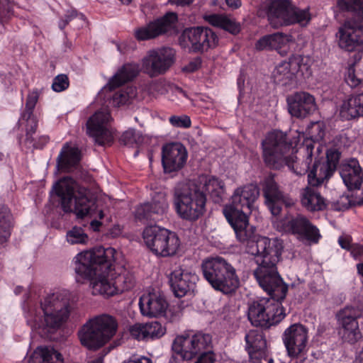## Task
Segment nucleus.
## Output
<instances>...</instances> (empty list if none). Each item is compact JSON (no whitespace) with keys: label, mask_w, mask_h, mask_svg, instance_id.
Here are the masks:
<instances>
[{"label":"nucleus","mask_w":363,"mask_h":363,"mask_svg":"<svg viewBox=\"0 0 363 363\" xmlns=\"http://www.w3.org/2000/svg\"><path fill=\"white\" fill-rule=\"evenodd\" d=\"M300 201L303 207L312 212L323 211L326 207L325 199L316 189L311 186L301 190Z\"/></svg>","instance_id":"34"},{"label":"nucleus","mask_w":363,"mask_h":363,"mask_svg":"<svg viewBox=\"0 0 363 363\" xmlns=\"http://www.w3.org/2000/svg\"><path fill=\"white\" fill-rule=\"evenodd\" d=\"M166 327L158 321L146 323V335L148 340L159 339L166 333Z\"/></svg>","instance_id":"44"},{"label":"nucleus","mask_w":363,"mask_h":363,"mask_svg":"<svg viewBox=\"0 0 363 363\" xmlns=\"http://www.w3.org/2000/svg\"><path fill=\"white\" fill-rule=\"evenodd\" d=\"M118 326V322L113 316L108 314L96 315L82 326L78 333L79 338L82 345L96 350L115 336Z\"/></svg>","instance_id":"8"},{"label":"nucleus","mask_w":363,"mask_h":363,"mask_svg":"<svg viewBox=\"0 0 363 363\" xmlns=\"http://www.w3.org/2000/svg\"><path fill=\"white\" fill-rule=\"evenodd\" d=\"M265 203L273 216H277L281 211V204L289 207L294 204V200L279 190L272 174L264 178L262 183Z\"/></svg>","instance_id":"22"},{"label":"nucleus","mask_w":363,"mask_h":363,"mask_svg":"<svg viewBox=\"0 0 363 363\" xmlns=\"http://www.w3.org/2000/svg\"><path fill=\"white\" fill-rule=\"evenodd\" d=\"M167 306L168 302L163 294L155 289L145 291L139 299L141 314L147 318H161Z\"/></svg>","instance_id":"23"},{"label":"nucleus","mask_w":363,"mask_h":363,"mask_svg":"<svg viewBox=\"0 0 363 363\" xmlns=\"http://www.w3.org/2000/svg\"><path fill=\"white\" fill-rule=\"evenodd\" d=\"M30 363H64L62 354L50 347H38L30 355Z\"/></svg>","instance_id":"37"},{"label":"nucleus","mask_w":363,"mask_h":363,"mask_svg":"<svg viewBox=\"0 0 363 363\" xmlns=\"http://www.w3.org/2000/svg\"><path fill=\"white\" fill-rule=\"evenodd\" d=\"M345 80L351 87H356L361 84L359 74L356 72L354 65H349L346 67Z\"/></svg>","instance_id":"47"},{"label":"nucleus","mask_w":363,"mask_h":363,"mask_svg":"<svg viewBox=\"0 0 363 363\" xmlns=\"http://www.w3.org/2000/svg\"><path fill=\"white\" fill-rule=\"evenodd\" d=\"M356 363H363V347L356 357Z\"/></svg>","instance_id":"64"},{"label":"nucleus","mask_w":363,"mask_h":363,"mask_svg":"<svg viewBox=\"0 0 363 363\" xmlns=\"http://www.w3.org/2000/svg\"><path fill=\"white\" fill-rule=\"evenodd\" d=\"M196 188L206 196L208 194L215 202H220L225 194V186L223 181L209 175H201L199 177Z\"/></svg>","instance_id":"29"},{"label":"nucleus","mask_w":363,"mask_h":363,"mask_svg":"<svg viewBox=\"0 0 363 363\" xmlns=\"http://www.w3.org/2000/svg\"><path fill=\"white\" fill-rule=\"evenodd\" d=\"M40 91L38 89H33L30 91L28 95L26 103V111L22 114L20 123H23L26 121V129L28 139L35 133L38 126L37 117L33 114V111L38 101Z\"/></svg>","instance_id":"32"},{"label":"nucleus","mask_w":363,"mask_h":363,"mask_svg":"<svg viewBox=\"0 0 363 363\" xmlns=\"http://www.w3.org/2000/svg\"><path fill=\"white\" fill-rule=\"evenodd\" d=\"M273 225L279 232L293 234L299 240L316 243L320 238L318 229L302 215L276 219Z\"/></svg>","instance_id":"14"},{"label":"nucleus","mask_w":363,"mask_h":363,"mask_svg":"<svg viewBox=\"0 0 363 363\" xmlns=\"http://www.w3.org/2000/svg\"><path fill=\"white\" fill-rule=\"evenodd\" d=\"M71 293L58 289L47 294L39 303L28 301L23 304V315L33 330L50 333L60 328L69 315Z\"/></svg>","instance_id":"5"},{"label":"nucleus","mask_w":363,"mask_h":363,"mask_svg":"<svg viewBox=\"0 0 363 363\" xmlns=\"http://www.w3.org/2000/svg\"><path fill=\"white\" fill-rule=\"evenodd\" d=\"M313 60L309 56L294 55L288 60L279 63L272 72L274 82L282 86H294L300 78L312 74Z\"/></svg>","instance_id":"12"},{"label":"nucleus","mask_w":363,"mask_h":363,"mask_svg":"<svg viewBox=\"0 0 363 363\" xmlns=\"http://www.w3.org/2000/svg\"><path fill=\"white\" fill-rule=\"evenodd\" d=\"M351 255L355 259H363V246L359 244L352 245L350 247Z\"/></svg>","instance_id":"55"},{"label":"nucleus","mask_w":363,"mask_h":363,"mask_svg":"<svg viewBox=\"0 0 363 363\" xmlns=\"http://www.w3.org/2000/svg\"><path fill=\"white\" fill-rule=\"evenodd\" d=\"M246 350L249 358L266 359L268 355L266 340L257 330H250L245 335Z\"/></svg>","instance_id":"31"},{"label":"nucleus","mask_w":363,"mask_h":363,"mask_svg":"<svg viewBox=\"0 0 363 363\" xmlns=\"http://www.w3.org/2000/svg\"><path fill=\"white\" fill-rule=\"evenodd\" d=\"M123 227L119 224H115L109 230V234L113 237L116 238L120 236L123 233Z\"/></svg>","instance_id":"57"},{"label":"nucleus","mask_w":363,"mask_h":363,"mask_svg":"<svg viewBox=\"0 0 363 363\" xmlns=\"http://www.w3.org/2000/svg\"><path fill=\"white\" fill-rule=\"evenodd\" d=\"M149 91L152 97L157 99L165 94L167 92V88L164 83H155L150 86Z\"/></svg>","instance_id":"52"},{"label":"nucleus","mask_w":363,"mask_h":363,"mask_svg":"<svg viewBox=\"0 0 363 363\" xmlns=\"http://www.w3.org/2000/svg\"><path fill=\"white\" fill-rule=\"evenodd\" d=\"M128 332L138 340H147L146 335V323H135L128 327Z\"/></svg>","instance_id":"48"},{"label":"nucleus","mask_w":363,"mask_h":363,"mask_svg":"<svg viewBox=\"0 0 363 363\" xmlns=\"http://www.w3.org/2000/svg\"><path fill=\"white\" fill-rule=\"evenodd\" d=\"M187 152L181 143H169L163 146L162 162L166 173L176 172L182 169L186 163Z\"/></svg>","instance_id":"26"},{"label":"nucleus","mask_w":363,"mask_h":363,"mask_svg":"<svg viewBox=\"0 0 363 363\" xmlns=\"http://www.w3.org/2000/svg\"><path fill=\"white\" fill-rule=\"evenodd\" d=\"M137 138L135 129H128L123 133L121 140L124 145L132 146L136 143Z\"/></svg>","instance_id":"53"},{"label":"nucleus","mask_w":363,"mask_h":363,"mask_svg":"<svg viewBox=\"0 0 363 363\" xmlns=\"http://www.w3.org/2000/svg\"><path fill=\"white\" fill-rule=\"evenodd\" d=\"M328 161L325 163L331 164V167L335 169L337 162L340 157V152L335 149H330L326 153Z\"/></svg>","instance_id":"54"},{"label":"nucleus","mask_w":363,"mask_h":363,"mask_svg":"<svg viewBox=\"0 0 363 363\" xmlns=\"http://www.w3.org/2000/svg\"><path fill=\"white\" fill-rule=\"evenodd\" d=\"M340 176L348 189H359L363 182V171L356 159H351L341 165Z\"/></svg>","instance_id":"28"},{"label":"nucleus","mask_w":363,"mask_h":363,"mask_svg":"<svg viewBox=\"0 0 363 363\" xmlns=\"http://www.w3.org/2000/svg\"><path fill=\"white\" fill-rule=\"evenodd\" d=\"M294 44L295 40L292 35L276 33L260 38L256 43L255 48L258 50H276L281 55H284Z\"/></svg>","instance_id":"27"},{"label":"nucleus","mask_w":363,"mask_h":363,"mask_svg":"<svg viewBox=\"0 0 363 363\" xmlns=\"http://www.w3.org/2000/svg\"><path fill=\"white\" fill-rule=\"evenodd\" d=\"M112 118L108 110L96 111L86 122V133L99 145H110L115 130L111 125Z\"/></svg>","instance_id":"16"},{"label":"nucleus","mask_w":363,"mask_h":363,"mask_svg":"<svg viewBox=\"0 0 363 363\" xmlns=\"http://www.w3.org/2000/svg\"><path fill=\"white\" fill-rule=\"evenodd\" d=\"M199 51H206L215 48L218 43V36L210 28L201 27L199 36Z\"/></svg>","instance_id":"42"},{"label":"nucleus","mask_w":363,"mask_h":363,"mask_svg":"<svg viewBox=\"0 0 363 363\" xmlns=\"http://www.w3.org/2000/svg\"><path fill=\"white\" fill-rule=\"evenodd\" d=\"M66 238L67 241L71 245L86 244L88 241L87 235L79 227H73L67 231Z\"/></svg>","instance_id":"45"},{"label":"nucleus","mask_w":363,"mask_h":363,"mask_svg":"<svg viewBox=\"0 0 363 363\" xmlns=\"http://www.w3.org/2000/svg\"><path fill=\"white\" fill-rule=\"evenodd\" d=\"M201 28V27H194L185 29L179 39L181 45L199 51Z\"/></svg>","instance_id":"39"},{"label":"nucleus","mask_w":363,"mask_h":363,"mask_svg":"<svg viewBox=\"0 0 363 363\" xmlns=\"http://www.w3.org/2000/svg\"><path fill=\"white\" fill-rule=\"evenodd\" d=\"M136 89L133 86H128L125 89H121L116 92L113 95L110 104L114 106L125 105L130 103L132 100L136 97Z\"/></svg>","instance_id":"41"},{"label":"nucleus","mask_w":363,"mask_h":363,"mask_svg":"<svg viewBox=\"0 0 363 363\" xmlns=\"http://www.w3.org/2000/svg\"><path fill=\"white\" fill-rule=\"evenodd\" d=\"M263 359L259 358H249L248 359L244 360L242 363H262Z\"/></svg>","instance_id":"63"},{"label":"nucleus","mask_w":363,"mask_h":363,"mask_svg":"<svg viewBox=\"0 0 363 363\" xmlns=\"http://www.w3.org/2000/svg\"><path fill=\"white\" fill-rule=\"evenodd\" d=\"M225 3L232 9H237L242 5L241 0H225Z\"/></svg>","instance_id":"59"},{"label":"nucleus","mask_w":363,"mask_h":363,"mask_svg":"<svg viewBox=\"0 0 363 363\" xmlns=\"http://www.w3.org/2000/svg\"><path fill=\"white\" fill-rule=\"evenodd\" d=\"M334 169L331 164L320 160H315L312 169L308 174V182L311 186H318L333 174Z\"/></svg>","instance_id":"36"},{"label":"nucleus","mask_w":363,"mask_h":363,"mask_svg":"<svg viewBox=\"0 0 363 363\" xmlns=\"http://www.w3.org/2000/svg\"><path fill=\"white\" fill-rule=\"evenodd\" d=\"M142 238L146 247L157 257H173L180 250L181 242L178 235L158 225L145 227Z\"/></svg>","instance_id":"11"},{"label":"nucleus","mask_w":363,"mask_h":363,"mask_svg":"<svg viewBox=\"0 0 363 363\" xmlns=\"http://www.w3.org/2000/svg\"><path fill=\"white\" fill-rule=\"evenodd\" d=\"M289 113L295 118H304L318 108L315 97L306 91H296L286 98Z\"/></svg>","instance_id":"24"},{"label":"nucleus","mask_w":363,"mask_h":363,"mask_svg":"<svg viewBox=\"0 0 363 363\" xmlns=\"http://www.w3.org/2000/svg\"><path fill=\"white\" fill-rule=\"evenodd\" d=\"M281 255L272 265L255 261L257 267L254 271V276L259 285L271 296V298H262L249 305L247 316L253 325L269 328L279 323L285 317L280 301L285 298L288 286L279 276L277 268Z\"/></svg>","instance_id":"4"},{"label":"nucleus","mask_w":363,"mask_h":363,"mask_svg":"<svg viewBox=\"0 0 363 363\" xmlns=\"http://www.w3.org/2000/svg\"><path fill=\"white\" fill-rule=\"evenodd\" d=\"M175 61V52L169 48L152 49L141 60V69L153 77L166 73Z\"/></svg>","instance_id":"15"},{"label":"nucleus","mask_w":363,"mask_h":363,"mask_svg":"<svg viewBox=\"0 0 363 363\" xmlns=\"http://www.w3.org/2000/svg\"><path fill=\"white\" fill-rule=\"evenodd\" d=\"M267 18L273 28L298 23L306 26L311 19L308 9H300L290 0H272L267 9Z\"/></svg>","instance_id":"13"},{"label":"nucleus","mask_w":363,"mask_h":363,"mask_svg":"<svg viewBox=\"0 0 363 363\" xmlns=\"http://www.w3.org/2000/svg\"><path fill=\"white\" fill-rule=\"evenodd\" d=\"M198 279L195 272L181 267H176L169 275L171 288L177 297H183L194 291Z\"/></svg>","instance_id":"25"},{"label":"nucleus","mask_w":363,"mask_h":363,"mask_svg":"<svg viewBox=\"0 0 363 363\" xmlns=\"http://www.w3.org/2000/svg\"><path fill=\"white\" fill-rule=\"evenodd\" d=\"M194 0H169L171 4L177 6H186L193 2Z\"/></svg>","instance_id":"61"},{"label":"nucleus","mask_w":363,"mask_h":363,"mask_svg":"<svg viewBox=\"0 0 363 363\" xmlns=\"http://www.w3.org/2000/svg\"><path fill=\"white\" fill-rule=\"evenodd\" d=\"M337 6L340 11L354 12L363 18V0H337Z\"/></svg>","instance_id":"43"},{"label":"nucleus","mask_w":363,"mask_h":363,"mask_svg":"<svg viewBox=\"0 0 363 363\" xmlns=\"http://www.w3.org/2000/svg\"><path fill=\"white\" fill-rule=\"evenodd\" d=\"M362 312L358 308L346 306L337 315L339 324L338 333L346 342L354 343L361 337L357 318Z\"/></svg>","instance_id":"21"},{"label":"nucleus","mask_w":363,"mask_h":363,"mask_svg":"<svg viewBox=\"0 0 363 363\" xmlns=\"http://www.w3.org/2000/svg\"><path fill=\"white\" fill-rule=\"evenodd\" d=\"M340 115L347 120L363 115V92L352 95L344 101L340 108Z\"/></svg>","instance_id":"35"},{"label":"nucleus","mask_w":363,"mask_h":363,"mask_svg":"<svg viewBox=\"0 0 363 363\" xmlns=\"http://www.w3.org/2000/svg\"><path fill=\"white\" fill-rule=\"evenodd\" d=\"M206 198L193 182L180 184L174 192V206L178 216L187 220H196L205 211Z\"/></svg>","instance_id":"10"},{"label":"nucleus","mask_w":363,"mask_h":363,"mask_svg":"<svg viewBox=\"0 0 363 363\" xmlns=\"http://www.w3.org/2000/svg\"><path fill=\"white\" fill-rule=\"evenodd\" d=\"M338 47L347 52H353L363 46V26L360 22L347 19L335 34Z\"/></svg>","instance_id":"18"},{"label":"nucleus","mask_w":363,"mask_h":363,"mask_svg":"<svg viewBox=\"0 0 363 363\" xmlns=\"http://www.w3.org/2000/svg\"><path fill=\"white\" fill-rule=\"evenodd\" d=\"M212 348L211 335L202 332L177 335L172 344L173 352L183 360L197 357L194 363H213L216 354Z\"/></svg>","instance_id":"7"},{"label":"nucleus","mask_w":363,"mask_h":363,"mask_svg":"<svg viewBox=\"0 0 363 363\" xmlns=\"http://www.w3.org/2000/svg\"><path fill=\"white\" fill-rule=\"evenodd\" d=\"M121 258V253L113 247H94L77 255L75 272L89 280L93 295L112 296L135 285L133 274L119 262Z\"/></svg>","instance_id":"1"},{"label":"nucleus","mask_w":363,"mask_h":363,"mask_svg":"<svg viewBox=\"0 0 363 363\" xmlns=\"http://www.w3.org/2000/svg\"><path fill=\"white\" fill-rule=\"evenodd\" d=\"M140 65L138 63L125 64L114 76L108 81V84L101 89L99 96H101L107 91H111L123 84L134 79L140 72Z\"/></svg>","instance_id":"30"},{"label":"nucleus","mask_w":363,"mask_h":363,"mask_svg":"<svg viewBox=\"0 0 363 363\" xmlns=\"http://www.w3.org/2000/svg\"><path fill=\"white\" fill-rule=\"evenodd\" d=\"M177 15L173 12L149 22L135 30V37L138 40H147L161 35L174 31L177 27Z\"/></svg>","instance_id":"19"},{"label":"nucleus","mask_w":363,"mask_h":363,"mask_svg":"<svg viewBox=\"0 0 363 363\" xmlns=\"http://www.w3.org/2000/svg\"><path fill=\"white\" fill-rule=\"evenodd\" d=\"M77 16V12L75 11H71L68 12L64 18L60 19L59 21V27L61 30L64 29L68 23Z\"/></svg>","instance_id":"56"},{"label":"nucleus","mask_w":363,"mask_h":363,"mask_svg":"<svg viewBox=\"0 0 363 363\" xmlns=\"http://www.w3.org/2000/svg\"><path fill=\"white\" fill-rule=\"evenodd\" d=\"M12 226V216L9 209L5 206H0V243L8 240L11 235Z\"/></svg>","instance_id":"40"},{"label":"nucleus","mask_w":363,"mask_h":363,"mask_svg":"<svg viewBox=\"0 0 363 363\" xmlns=\"http://www.w3.org/2000/svg\"><path fill=\"white\" fill-rule=\"evenodd\" d=\"M259 195L255 184H247L237 188L230 199V203L223 208V214L233 228L238 240L245 243V252L255 257V260L264 264H273L282 255L284 241L279 238L255 235V228L249 224L248 216L244 212L250 211L253 203Z\"/></svg>","instance_id":"2"},{"label":"nucleus","mask_w":363,"mask_h":363,"mask_svg":"<svg viewBox=\"0 0 363 363\" xmlns=\"http://www.w3.org/2000/svg\"><path fill=\"white\" fill-rule=\"evenodd\" d=\"M14 5L10 0H0V23H4L14 15Z\"/></svg>","instance_id":"46"},{"label":"nucleus","mask_w":363,"mask_h":363,"mask_svg":"<svg viewBox=\"0 0 363 363\" xmlns=\"http://www.w3.org/2000/svg\"><path fill=\"white\" fill-rule=\"evenodd\" d=\"M135 359L137 363H152V360L150 358L144 356L137 357L135 355Z\"/></svg>","instance_id":"62"},{"label":"nucleus","mask_w":363,"mask_h":363,"mask_svg":"<svg viewBox=\"0 0 363 363\" xmlns=\"http://www.w3.org/2000/svg\"><path fill=\"white\" fill-rule=\"evenodd\" d=\"M169 121L170 124L176 128H187L191 125L190 118L186 115L172 116Z\"/></svg>","instance_id":"50"},{"label":"nucleus","mask_w":363,"mask_h":363,"mask_svg":"<svg viewBox=\"0 0 363 363\" xmlns=\"http://www.w3.org/2000/svg\"><path fill=\"white\" fill-rule=\"evenodd\" d=\"M69 86V79L65 74H59L53 79L52 89L54 91L60 92Z\"/></svg>","instance_id":"51"},{"label":"nucleus","mask_w":363,"mask_h":363,"mask_svg":"<svg viewBox=\"0 0 363 363\" xmlns=\"http://www.w3.org/2000/svg\"><path fill=\"white\" fill-rule=\"evenodd\" d=\"M182 315V308L181 304H175L170 307L167 306L164 315L162 317L164 318L169 322H174L179 320Z\"/></svg>","instance_id":"49"},{"label":"nucleus","mask_w":363,"mask_h":363,"mask_svg":"<svg viewBox=\"0 0 363 363\" xmlns=\"http://www.w3.org/2000/svg\"><path fill=\"white\" fill-rule=\"evenodd\" d=\"M201 268L204 278L217 291L227 294L235 291L240 285L235 269L223 257L206 259Z\"/></svg>","instance_id":"9"},{"label":"nucleus","mask_w":363,"mask_h":363,"mask_svg":"<svg viewBox=\"0 0 363 363\" xmlns=\"http://www.w3.org/2000/svg\"><path fill=\"white\" fill-rule=\"evenodd\" d=\"M169 209L167 194L164 192H156L150 201L138 205L134 211L136 220L145 221H155L160 220Z\"/></svg>","instance_id":"20"},{"label":"nucleus","mask_w":363,"mask_h":363,"mask_svg":"<svg viewBox=\"0 0 363 363\" xmlns=\"http://www.w3.org/2000/svg\"><path fill=\"white\" fill-rule=\"evenodd\" d=\"M338 242L343 249H350L351 246L348 238L340 237L338 239Z\"/></svg>","instance_id":"60"},{"label":"nucleus","mask_w":363,"mask_h":363,"mask_svg":"<svg viewBox=\"0 0 363 363\" xmlns=\"http://www.w3.org/2000/svg\"><path fill=\"white\" fill-rule=\"evenodd\" d=\"M306 131L308 137H305L304 133H297L289 144L283 132L274 130L269 133L262 143L265 163L274 169L287 165L298 175L308 172L313 161V143L323 138L325 126L322 122H314Z\"/></svg>","instance_id":"3"},{"label":"nucleus","mask_w":363,"mask_h":363,"mask_svg":"<svg viewBox=\"0 0 363 363\" xmlns=\"http://www.w3.org/2000/svg\"><path fill=\"white\" fill-rule=\"evenodd\" d=\"M81 160V152L77 147L66 143L57 157V167L63 171L69 172L77 167Z\"/></svg>","instance_id":"33"},{"label":"nucleus","mask_w":363,"mask_h":363,"mask_svg":"<svg viewBox=\"0 0 363 363\" xmlns=\"http://www.w3.org/2000/svg\"><path fill=\"white\" fill-rule=\"evenodd\" d=\"M53 191L60 198L61 206L65 212H74L78 218L89 217L92 220L90 225L98 230L101 220L106 212L102 201L94 200L89 190L79 186L70 177L59 180L53 186Z\"/></svg>","instance_id":"6"},{"label":"nucleus","mask_w":363,"mask_h":363,"mask_svg":"<svg viewBox=\"0 0 363 363\" xmlns=\"http://www.w3.org/2000/svg\"><path fill=\"white\" fill-rule=\"evenodd\" d=\"M209 24L223 28L232 34H237L240 30V24L233 18L224 14H209L204 16Z\"/></svg>","instance_id":"38"},{"label":"nucleus","mask_w":363,"mask_h":363,"mask_svg":"<svg viewBox=\"0 0 363 363\" xmlns=\"http://www.w3.org/2000/svg\"><path fill=\"white\" fill-rule=\"evenodd\" d=\"M282 340L289 357H302L307 352L308 330L301 323L292 324L284 330Z\"/></svg>","instance_id":"17"},{"label":"nucleus","mask_w":363,"mask_h":363,"mask_svg":"<svg viewBox=\"0 0 363 363\" xmlns=\"http://www.w3.org/2000/svg\"><path fill=\"white\" fill-rule=\"evenodd\" d=\"M200 63H201L200 60L196 59V60L189 62V64L185 67L184 70H186L187 72H194L198 69V67L200 65Z\"/></svg>","instance_id":"58"}]
</instances>
